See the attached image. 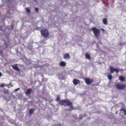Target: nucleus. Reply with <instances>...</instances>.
I'll return each mask as SVG.
<instances>
[{
  "label": "nucleus",
  "instance_id": "21",
  "mask_svg": "<svg viewBox=\"0 0 126 126\" xmlns=\"http://www.w3.org/2000/svg\"><path fill=\"white\" fill-rule=\"evenodd\" d=\"M6 86V85L5 83H2L0 85V87H3V86Z\"/></svg>",
  "mask_w": 126,
  "mask_h": 126
},
{
  "label": "nucleus",
  "instance_id": "15",
  "mask_svg": "<svg viewBox=\"0 0 126 126\" xmlns=\"http://www.w3.org/2000/svg\"><path fill=\"white\" fill-rule=\"evenodd\" d=\"M61 105H63L64 106H67V105H70L71 104V103H61Z\"/></svg>",
  "mask_w": 126,
  "mask_h": 126
},
{
  "label": "nucleus",
  "instance_id": "22",
  "mask_svg": "<svg viewBox=\"0 0 126 126\" xmlns=\"http://www.w3.org/2000/svg\"><path fill=\"white\" fill-rule=\"evenodd\" d=\"M38 10H39L38 8H35V11H36V12H38Z\"/></svg>",
  "mask_w": 126,
  "mask_h": 126
},
{
  "label": "nucleus",
  "instance_id": "26",
  "mask_svg": "<svg viewBox=\"0 0 126 126\" xmlns=\"http://www.w3.org/2000/svg\"><path fill=\"white\" fill-rule=\"evenodd\" d=\"M20 88H18L17 89H15V91H17V90H19V89Z\"/></svg>",
  "mask_w": 126,
  "mask_h": 126
},
{
  "label": "nucleus",
  "instance_id": "24",
  "mask_svg": "<svg viewBox=\"0 0 126 126\" xmlns=\"http://www.w3.org/2000/svg\"><path fill=\"white\" fill-rule=\"evenodd\" d=\"M4 92V93H8V91L7 90H6V91H5Z\"/></svg>",
  "mask_w": 126,
  "mask_h": 126
},
{
  "label": "nucleus",
  "instance_id": "9",
  "mask_svg": "<svg viewBox=\"0 0 126 126\" xmlns=\"http://www.w3.org/2000/svg\"><path fill=\"white\" fill-rule=\"evenodd\" d=\"M12 67L14 69L18 71H19L20 70L18 66H17L16 65H12Z\"/></svg>",
  "mask_w": 126,
  "mask_h": 126
},
{
  "label": "nucleus",
  "instance_id": "12",
  "mask_svg": "<svg viewBox=\"0 0 126 126\" xmlns=\"http://www.w3.org/2000/svg\"><path fill=\"white\" fill-rule=\"evenodd\" d=\"M85 57L87 59H90L91 58V57L90 54L89 53H87L85 54Z\"/></svg>",
  "mask_w": 126,
  "mask_h": 126
},
{
  "label": "nucleus",
  "instance_id": "14",
  "mask_svg": "<svg viewBox=\"0 0 126 126\" xmlns=\"http://www.w3.org/2000/svg\"><path fill=\"white\" fill-rule=\"evenodd\" d=\"M60 65L61 66H65L66 65V64L64 62H62L60 63Z\"/></svg>",
  "mask_w": 126,
  "mask_h": 126
},
{
  "label": "nucleus",
  "instance_id": "13",
  "mask_svg": "<svg viewBox=\"0 0 126 126\" xmlns=\"http://www.w3.org/2000/svg\"><path fill=\"white\" fill-rule=\"evenodd\" d=\"M119 79L121 81H123L125 80V79L124 77H123V76H120L119 77Z\"/></svg>",
  "mask_w": 126,
  "mask_h": 126
},
{
  "label": "nucleus",
  "instance_id": "10",
  "mask_svg": "<svg viewBox=\"0 0 126 126\" xmlns=\"http://www.w3.org/2000/svg\"><path fill=\"white\" fill-rule=\"evenodd\" d=\"M70 56L69 54L68 53H67L65 54H64L63 55V58L64 59H70Z\"/></svg>",
  "mask_w": 126,
  "mask_h": 126
},
{
  "label": "nucleus",
  "instance_id": "29",
  "mask_svg": "<svg viewBox=\"0 0 126 126\" xmlns=\"http://www.w3.org/2000/svg\"><path fill=\"white\" fill-rule=\"evenodd\" d=\"M8 13H9V14H10V13H9V11H8Z\"/></svg>",
  "mask_w": 126,
  "mask_h": 126
},
{
  "label": "nucleus",
  "instance_id": "27",
  "mask_svg": "<svg viewBox=\"0 0 126 126\" xmlns=\"http://www.w3.org/2000/svg\"><path fill=\"white\" fill-rule=\"evenodd\" d=\"M2 73H1L0 72V77H1V76H2Z\"/></svg>",
  "mask_w": 126,
  "mask_h": 126
},
{
  "label": "nucleus",
  "instance_id": "4",
  "mask_svg": "<svg viewBox=\"0 0 126 126\" xmlns=\"http://www.w3.org/2000/svg\"><path fill=\"white\" fill-rule=\"evenodd\" d=\"M84 80L87 84H90L94 82L93 79L90 78H85Z\"/></svg>",
  "mask_w": 126,
  "mask_h": 126
},
{
  "label": "nucleus",
  "instance_id": "23",
  "mask_svg": "<svg viewBox=\"0 0 126 126\" xmlns=\"http://www.w3.org/2000/svg\"><path fill=\"white\" fill-rule=\"evenodd\" d=\"M3 54V52L2 50H1L0 51V54L2 55Z\"/></svg>",
  "mask_w": 126,
  "mask_h": 126
},
{
  "label": "nucleus",
  "instance_id": "3",
  "mask_svg": "<svg viewBox=\"0 0 126 126\" xmlns=\"http://www.w3.org/2000/svg\"><path fill=\"white\" fill-rule=\"evenodd\" d=\"M60 95H57V97L55 101L57 102L59 101L60 102H70V101L68 100H62L60 101Z\"/></svg>",
  "mask_w": 126,
  "mask_h": 126
},
{
  "label": "nucleus",
  "instance_id": "25",
  "mask_svg": "<svg viewBox=\"0 0 126 126\" xmlns=\"http://www.w3.org/2000/svg\"><path fill=\"white\" fill-rule=\"evenodd\" d=\"M101 31H103V32H104V31H105V30H104V29H103V28H102V29H101Z\"/></svg>",
  "mask_w": 126,
  "mask_h": 126
},
{
  "label": "nucleus",
  "instance_id": "28",
  "mask_svg": "<svg viewBox=\"0 0 126 126\" xmlns=\"http://www.w3.org/2000/svg\"><path fill=\"white\" fill-rule=\"evenodd\" d=\"M4 45L6 46V47H7L8 46L7 45V43H4Z\"/></svg>",
  "mask_w": 126,
  "mask_h": 126
},
{
  "label": "nucleus",
  "instance_id": "8",
  "mask_svg": "<svg viewBox=\"0 0 126 126\" xmlns=\"http://www.w3.org/2000/svg\"><path fill=\"white\" fill-rule=\"evenodd\" d=\"M32 91V89H28L26 91L25 93L26 94H30Z\"/></svg>",
  "mask_w": 126,
  "mask_h": 126
},
{
  "label": "nucleus",
  "instance_id": "18",
  "mask_svg": "<svg viewBox=\"0 0 126 126\" xmlns=\"http://www.w3.org/2000/svg\"><path fill=\"white\" fill-rule=\"evenodd\" d=\"M26 9L27 10L28 13H30V10L29 7L26 8Z\"/></svg>",
  "mask_w": 126,
  "mask_h": 126
},
{
  "label": "nucleus",
  "instance_id": "2",
  "mask_svg": "<svg viewBox=\"0 0 126 126\" xmlns=\"http://www.w3.org/2000/svg\"><path fill=\"white\" fill-rule=\"evenodd\" d=\"M92 30L93 31L94 35L96 37H98L100 33V31L99 29H97L96 27H93L92 29Z\"/></svg>",
  "mask_w": 126,
  "mask_h": 126
},
{
  "label": "nucleus",
  "instance_id": "19",
  "mask_svg": "<svg viewBox=\"0 0 126 126\" xmlns=\"http://www.w3.org/2000/svg\"><path fill=\"white\" fill-rule=\"evenodd\" d=\"M120 110H122V111H123L124 112V114H126V110L124 109H123V108H121V109Z\"/></svg>",
  "mask_w": 126,
  "mask_h": 126
},
{
  "label": "nucleus",
  "instance_id": "16",
  "mask_svg": "<svg viewBox=\"0 0 126 126\" xmlns=\"http://www.w3.org/2000/svg\"><path fill=\"white\" fill-rule=\"evenodd\" d=\"M10 85H11L12 86H13V85L11 83H9V84H7L6 85V86H7L8 88H10V87H11Z\"/></svg>",
  "mask_w": 126,
  "mask_h": 126
},
{
  "label": "nucleus",
  "instance_id": "6",
  "mask_svg": "<svg viewBox=\"0 0 126 126\" xmlns=\"http://www.w3.org/2000/svg\"><path fill=\"white\" fill-rule=\"evenodd\" d=\"M115 86L119 89H123L125 87V85L121 84L120 83H117Z\"/></svg>",
  "mask_w": 126,
  "mask_h": 126
},
{
  "label": "nucleus",
  "instance_id": "5",
  "mask_svg": "<svg viewBox=\"0 0 126 126\" xmlns=\"http://www.w3.org/2000/svg\"><path fill=\"white\" fill-rule=\"evenodd\" d=\"M110 72L112 73H114V72L115 71L117 73H118L119 71V70H121V69H118V68H113V67H110Z\"/></svg>",
  "mask_w": 126,
  "mask_h": 126
},
{
  "label": "nucleus",
  "instance_id": "7",
  "mask_svg": "<svg viewBox=\"0 0 126 126\" xmlns=\"http://www.w3.org/2000/svg\"><path fill=\"white\" fill-rule=\"evenodd\" d=\"M80 81L79 80L76 79H74L73 80V83L75 85H76L80 83Z\"/></svg>",
  "mask_w": 126,
  "mask_h": 126
},
{
  "label": "nucleus",
  "instance_id": "1",
  "mask_svg": "<svg viewBox=\"0 0 126 126\" xmlns=\"http://www.w3.org/2000/svg\"><path fill=\"white\" fill-rule=\"evenodd\" d=\"M41 35L45 37H47L49 35V33L48 30L43 29L40 31Z\"/></svg>",
  "mask_w": 126,
  "mask_h": 126
},
{
  "label": "nucleus",
  "instance_id": "20",
  "mask_svg": "<svg viewBox=\"0 0 126 126\" xmlns=\"http://www.w3.org/2000/svg\"><path fill=\"white\" fill-rule=\"evenodd\" d=\"M108 78L109 79H110H110H112V77L111 75H109V76H108Z\"/></svg>",
  "mask_w": 126,
  "mask_h": 126
},
{
  "label": "nucleus",
  "instance_id": "17",
  "mask_svg": "<svg viewBox=\"0 0 126 126\" xmlns=\"http://www.w3.org/2000/svg\"><path fill=\"white\" fill-rule=\"evenodd\" d=\"M33 111L34 110L33 109H30L29 110V113L31 114H32L33 113Z\"/></svg>",
  "mask_w": 126,
  "mask_h": 126
},
{
  "label": "nucleus",
  "instance_id": "11",
  "mask_svg": "<svg viewBox=\"0 0 126 126\" xmlns=\"http://www.w3.org/2000/svg\"><path fill=\"white\" fill-rule=\"evenodd\" d=\"M103 22L104 24L107 25L108 24V21L107 18H103Z\"/></svg>",
  "mask_w": 126,
  "mask_h": 126
}]
</instances>
